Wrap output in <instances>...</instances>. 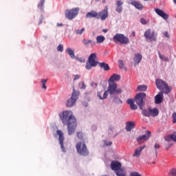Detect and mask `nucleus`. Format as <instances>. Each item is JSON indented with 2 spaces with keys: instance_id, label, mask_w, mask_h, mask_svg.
I'll use <instances>...</instances> for the list:
<instances>
[{
  "instance_id": "15",
  "label": "nucleus",
  "mask_w": 176,
  "mask_h": 176,
  "mask_svg": "<svg viewBox=\"0 0 176 176\" xmlns=\"http://www.w3.org/2000/svg\"><path fill=\"white\" fill-rule=\"evenodd\" d=\"M155 13H157V14H158V16H160V17H162V19H164V20H167V19H168V14H167L162 10H160L159 8H155Z\"/></svg>"
},
{
  "instance_id": "22",
  "label": "nucleus",
  "mask_w": 176,
  "mask_h": 176,
  "mask_svg": "<svg viewBox=\"0 0 176 176\" xmlns=\"http://www.w3.org/2000/svg\"><path fill=\"white\" fill-rule=\"evenodd\" d=\"M135 127V124L134 123V122L130 121V122H126L125 129L126 131H131V130H133V129H134Z\"/></svg>"
},
{
  "instance_id": "37",
  "label": "nucleus",
  "mask_w": 176,
  "mask_h": 176,
  "mask_svg": "<svg viewBox=\"0 0 176 176\" xmlns=\"http://www.w3.org/2000/svg\"><path fill=\"white\" fill-rule=\"evenodd\" d=\"M64 50V46L62 44H59L58 46L57 47V51L63 52Z\"/></svg>"
},
{
  "instance_id": "26",
  "label": "nucleus",
  "mask_w": 176,
  "mask_h": 176,
  "mask_svg": "<svg viewBox=\"0 0 176 176\" xmlns=\"http://www.w3.org/2000/svg\"><path fill=\"white\" fill-rule=\"evenodd\" d=\"M98 65L100 67V68H102L104 71H109L110 69V67L108 63H98Z\"/></svg>"
},
{
  "instance_id": "1",
  "label": "nucleus",
  "mask_w": 176,
  "mask_h": 176,
  "mask_svg": "<svg viewBox=\"0 0 176 176\" xmlns=\"http://www.w3.org/2000/svg\"><path fill=\"white\" fill-rule=\"evenodd\" d=\"M120 79V75L114 74H113L110 78L109 79V86L107 90L105 91L103 94V96H101L102 94V91L98 92V97L100 100H105L110 94V96H118V94H122V89H118V84L115 82H119Z\"/></svg>"
},
{
  "instance_id": "35",
  "label": "nucleus",
  "mask_w": 176,
  "mask_h": 176,
  "mask_svg": "<svg viewBox=\"0 0 176 176\" xmlns=\"http://www.w3.org/2000/svg\"><path fill=\"white\" fill-rule=\"evenodd\" d=\"M76 135L80 141H82V140H83V133L78 132Z\"/></svg>"
},
{
  "instance_id": "34",
  "label": "nucleus",
  "mask_w": 176,
  "mask_h": 176,
  "mask_svg": "<svg viewBox=\"0 0 176 176\" xmlns=\"http://www.w3.org/2000/svg\"><path fill=\"white\" fill-rule=\"evenodd\" d=\"M43 5H45V0H41L40 3L38 5V9H43Z\"/></svg>"
},
{
  "instance_id": "11",
  "label": "nucleus",
  "mask_w": 176,
  "mask_h": 176,
  "mask_svg": "<svg viewBox=\"0 0 176 176\" xmlns=\"http://www.w3.org/2000/svg\"><path fill=\"white\" fill-rule=\"evenodd\" d=\"M56 134L58 135V141L60 145V148L62 149V152H65V147H64V133H63V131L58 130L56 131Z\"/></svg>"
},
{
  "instance_id": "36",
  "label": "nucleus",
  "mask_w": 176,
  "mask_h": 176,
  "mask_svg": "<svg viewBox=\"0 0 176 176\" xmlns=\"http://www.w3.org/2000/svg\"><path fill=\"white\" fill-rule=\"evenodd\" d=\"M154 148L155 149V157H157V150L159 148H160V144L155 143Z\"/></svg>"
},
{
  "instance_id": "9",
  "label": "nucleus",
  "mask_w": 176,
  "mask_h": 176,
  "mask_svg": "<svg viewBox=\"0 0 176 176\" xmlns=\"http://www.w3.org/2000/svg\"><path fill=\"white\" fill-rule=\"evenodd\" d=\"M79 14V8H74L71 10H65V16L67 20H74Z\"/></svg>"
},
{
  "instance_id": "29",
  "label": "nucleus",
  "mask_w": 176,
  "mask_h": 176,
  "mask_svg": "<svg viewBox=\"0 0 176 176\" xmlns=\"http://www.w3.org/2000/svg\"><path fill=\"white\" fill-rule=\"evenodd\" d=\"M105 41V36H98L96 37L97 43H102Z\"/></svg>"
},
{
  "instance_id": "27",
  "label": "nucleus",
  "mask_w": 176,
  "mask_h": 176,
  "mask_svg": "<svg viewBox=\"0 0 176 176\" xmlns=\"http://www.w3.org/2000/svg\"><path fill=\"white\" fill-rule=\"evenodd\" d=\"M66 52L70 56L71 58H75V52H74V50H72V49L68 47L66 50Z\"/></svg>"
},
{
  "instance_id": "38",
  "label": "nucleus",
  "mask_w": 176,
  "mask_h": 176,
  "mask_svg": "<svg viewBox=\"0 0 176 176\" xmlns=\"http://www.w3.org/2000/svg\"><path fill=\"white\" fill-rule=\"evenodd\" d=\"M164 140H165V141L170 142V141H171L173 140V135L165 136Z\"/></svg>"
},
{
  "instance_id": "10",
  "label": "nucleus",
  "mask_w": 176,
  "mask_h": 176,
  "mask_svg": "<svg viewBox=\"0 0 176 176\" xmlns=\"http://www.w3.org/2000/svg\"><path fill=\"white\" fill-rule=\"evenodd\" d=\"M142 115L146 116V118H149V116H153V118H156L157 115H159V109L157 108L152 109L151 107L142 110Z\"/></svg>"
},
{
  "instance_id": "53",
  "label": "nucleus",
  "mask_w": 176,
  "mask_h": 176,
  "mask_svg": "<svg viewBox=\"0 0 176 176\" xmlns=\"http://www.w3.org/2000/svg\"><path fill=\"white\" fill-rule=\"evenodd\" d=\"M131 34L133 35V36H135V32H132Z\"/></svg>"
},
{
  "instance_id": "20",
  "label": "nucleus",
  "mask_w": 176,
  "mask_h": 176,
  "mask_svg": "<svg viewBox=\"0 0 176 176\" xmlns=\"http://www.w3.org/2000/svg\"><path fill=\"white\" fill-rule=\"evenodd\" d=\"M142 60V55L141 54H135L133 57V61L135 63V65H138L140 63H141Z\"/></svg>"
},
{
  "instance_id": "30",
  "label": "nucleus",
  "mask_w": 176,
  "mask_h": 176,
  "mask_svg": "<svg viewBox=\"0 0 176 176\" xmlns=\"http://www.w3.org/2000/svg\"><path fill=\"white\" fill-rule=\"evenodd\" d=\"M146 89H148L146 85H139L138 87V90H139V91H146Z\"/></svg>"
},
{
  "instance_id": "48",
  "label": "nucleus",
  "mask_w": 176,
  "mask_h": 176,
  "mask_svg": "<svg viewBox=\"0 0 176 176\" xmlns=\"http://www.w3.org/2000/svg\"><path fill=\"white\" fill-rule=\"evenodd\" d=\"M78 79H80V76L79 74L75 76L74 80H78Z\"/></svg>"
},
{
  "instance_id": "25",
  "label": "nucleus",
  "mask_w": 176,
  "mask_h": 176,
  "mask_svg": "<svg viewBox=\"0 0 176 176\" xmlns=\"http://www.w3.org/2000/svg\"><path fill=\"white\" fill-rule=\"evenodd\" d=\"M131 5H133V6H135V8H136V9H138V10H142V9H144V6L137 2V1H132Z\"/></svg>"
},
{
  "instance_id": "57",
  "label": "nucleus",
  "mask_w": 176,
  "mask_h": 176,
  "mask_svg": "<svg viewBox=\"0 0 176 176\" xmlns=\"http://www.w3.org/2000/svg\"><path fill=\"white\" fill-rule=\"evenodd\" d=\"M96 2H100V0H96Z\"/></svg>"
},
{
  "instance_id": "19",
  "label": "nucleus",
  "mask_w": 176,
  "mask_h": 176,
  "mask_svg": "<svg viewBox=\"0 0 176 176\" xmlns=\"http://www.w3.org/2000/svg\"><path fill=\"white\" fill-rule=\"evenodd\" d=\"M122 5H123V1L121 0H118L116 1V10L118 13H122V12H123V6H122Z\"/></svg>"
},
{
  "instance_id": "51",
  "label": "nucleus",
  "mask_w": 176,
  "mask_h": 176,
  "mask_svg": "<svg viewBox=\"0 0 176 176\" xmlns=\"http://www.w3.org/2000/svg\"><path fill=\"white\" fill-rule=\"evenodd\" d=\"M81 89H86V85L85 84V82H82Z\"/></svg>"
},
{
  "instance_id": "4",
  "label": "nucleus",
  "mask_w": 176,
  "mask_h": 176,
  "mask_svg": "<svg viewBox=\"0 0 176 176\" xmlns=\"http://www.w3.org/2000/svg\"><path fill=\"white\" fill-rule=\"evenodd\" d=\"M76 149L77 151V153H78L80 156H89V149H87V146H86V144H85V142H78L76 144Z\"/></svg>"
},
{
  "instance_id": "14",
  "label": "nucleus",
  "mask_w": 176,
  "mask_h": 176,
  "mask_svg": "<svg viewBox=\"0 0 176 176\" xmlns=\"http://www.w3.org/2000/svg\"><path fill=\"white\" fill-rule=\"evenodd\" d=\"M151 135H152V133H151L149 131H146V134L137 138L136 141H138V142H140V141H142V140H143V141H148V140L151 138Z\"/></svg>"
},
{
  "instance_id": "28",
  "label": "nucleus",
  "mask_w": 176,
  "mask_h": 176,
  "mask_svg": "<svg viewBox=\"0 0 176 176\" xmlns=\"http://www.w3.org/2000/svg\"><path fill=\"white\" fill-rule=\"evenodd\" d=\"M116 174L117 176H126V172H124L121 168L116 170Z\"/></svg>"
},
{
  "instance_id": "31",
  "label": "nucleus",
  "mask_w": 176,
  "mask_h": 176,
  "mask_svg": "<svg viewBox=\"0 0 176 176\" xmlns=\"http://www.w3.org/2000/svg\"><path fill=\"white\" fill-rule=\"evenodd\" d=\"M41 82L43 83L41 88L44 89V90H46V89H47V87H46V83H47V79L41 80Z\"/></svg>"
},
{
  "instance_id": "45",
  "label": "nucleus",
  "mask_w": 176,
  "mask_h": 176,
  "mask_svg": "<svg viewBox=\"0 0 176 176\" xmlns=\"http://www.w3.org/2000/svg\"><path fill=\"white\" fill-rule=\"evenodd\" d=\"M172 138H173V141H175V142H176V132H174L172 134Z\"/></svg>"
},
{
  "instance_id": "3",
  "label": "nucleus",
  "mask_w": 176,
  "mask_h": 176,
  "mask_svg": "<svg viewBox=\"0 0 176 176\" xmlns=\"http://www.w3.org/2000/svg\"><path fill=\"white\" fill-rule=\"evenodd\" d=\"M155 85L157 89L162 90L164 94H168V93L171 92V87L168 86V84L162 79H157L155 80Z\"/></svg>"
},
{
  "instance_id": "8",
  "label": "nucleus",
  "mask_w": 176,
  "mask_h": 176,
  "mask_svg": "<svg viewBox=\"0 0 176 176\" xmlns=\"http://www.w3.org/2000/svg\"><path fill=\"white\" fill-rule=\"evenodd\" d=\"M78 97H79V91H76V90L74 89L71 98L68 99L66 102V106L68 108H71L74 107V105H75V104L76 103V101L78 100Z\"/></svg>"
},
{
  "instance_id": "12",
  "label": "nucleus",
  "mask_w": 176,
  "mask_h": 176,
  "mask_svg": "<svg viewBox=\"0 0 176 176\" xmlns=\"http://www.w3.org/2000/svg\"><path fill=\"white\" fill-rule=\"evenodd\" d=\"M99 19L102 20V21H104L108 19L109 13H108V6H105L104 9L98 13Z\"/></svg>"
},
{
  "instance_id": "42",
  "label": "nucleus",
  "mask_w": 176,
  "mask_h": 176,
  "mask_svg": "<svg viewBox=\"0 0 176 176\" xmlns=\"http://www.w3.org/2000/svg\"><path fill=\"white\" fill-rule=\"evenodd\" d=\"M170 175L172 176H176V169H172L170 170Z\"/></svg>"
},
{
  "instance_id": "40",
  "label": "nucleus",
  "mask_w": 176,
  "mask_h": 176,
  "mask_svg": "<svg viewBox=\"0 0 176 176\" xmlns=\"http://www.w3.org/2000/svg\"><path fill=\"white\" fill-rule=\"evenodd\" d=\"M130 176H142L138 172H131Z\"/></svg>"
},
{
  "instance_id": "55",
  "label": "nucleus",
  "mask_w": 176,
  "mask_h": 176,
  "mask_svg": "<svg viewBox=\"0 0 176 176\" xmlns=\"http://www.w3.org/2000/svg\"><path fill=\"white\" fill-rule=\"evenodd\" d=\"M102 3H105V0H102Z\"/></svg>"
},
{
  "instance_id": "5",
  "label": "nucleus",
  "mask_w": 176,
  "mask_h": 176,
  "mask_svg": "<svg viewBox=\"0 0 176 176\" xmlns=\"http://www.w3.org/2000/svg\"><path fill=\"white\" fill-rule=\"evenodd\" d=\"M146 98V94L145 93H139L137 94L135 99L133 100L137 105L139 107L140 109L142 111L144 109V106L145 105V102L144 100Z\"/></svg>"
},
{
  "instance_id": "44",
  "label": "nucleus",
  "mask_w": 176,
  "mask_h": 176,
  "mask_svg": "<svg viewBox=\"0 0 176 176\" xmlns=\"http://www.w3.org/2000/svg\"><path fill=\"white\" fill-rule=\"evenodd\" d=\"M173 122L176 123V112H174L172 115Z\"/></svg>"
},
{
  "instance_id": "33",
  "label": "nucleus",
  "mask_w": 176,
  "mask_h": 176,
  "mask_svg": "<svg viewBox=\"0 0 176 176\" xmlns=\"http://www.w3.org/2000/svg\"><path fill=\"white\" fill-rule=\"evenodd\" d=\"M118 64H119V67L120 68V69H124V68H126V67L124 66V63H123V60H119Z\"/></svg>"
},
{
  "instance_id": "6",
  "label": "nucleus",
  "mask_w": 176,
  "mask_h": 176,
  "mask_svg": "<svg viewBox=\"0 0 176 176\" xmlns=\"http://www.w3.org/2000/svg\"><path fill=\"white\" fill-rule=\"evenodd\" d=\"M97 54L92 53L90 54L88 58V62L86 63L85 68L86 69L90 70L93 67H97V64H98V62H97Z\"/></svg>"
},
{
  "instance_id": "7",
  "label": "nucleus",
  "mask_w": 176,
  "mask_h": 176,
  "mask_svg": "<svg viewBox=\"0 0 176 176\" xmlns=\"http://www.w3.org/2000/svg\"><path fill=\"white\" fill-rule=\"evenodd\" d=\"M113 39L116 43L119 42L120 45H129L130 43V39L123 34L117 33L114 35Z\"/></svg>"
},
{
  "instance_id": "24",
  "label": "nucleus",
  "mask_w": 176,
  "mask_h": 176,
  "mask_svg": "<svg viewBox=\"0 0 176 176\" xmlns=\"http://www.w3.org/2000/svg\"><path fill=\"white\" fill-rule=\"evenodd\" d=\"M82 43L85 46H89V45H91V47H93L94 45H96V43L93 41V40H87L86 38H84L82 41Z\"/></svg>"
},
{
  "instance_id": "39",
  "label": "nucleus",
  "mask_w": 176,
  "mask_h": 176,
  "mask_svg": "<svg viewBox=\"0 0 176 176\" xmlns=\"http://www.w3.org/2000/svg\"><path fill=\"white\" fill-rule=\"evenodd\" d=\"M84 31H85V28H82L81 30H76V34H77V35H82Z\"/></svg>"
},
{
  "instance_id": "13",
  "label": "nucleus",
  "mask_w": 176,
  "mask_h": 176,
  "mask_svg": "<svg viewBox=\"0 0 176 176\" xmlns=\"http://www.w3.org/2000/svg\"><path fill=\"white\" fill-rule=\"evenodd\" d=\"M144 36L146 39H149L151 42L156 41V35H155V32H152L151 30H148L144 33Z\"/></svg>"
},
{
  "instance_id": "41",
  "label": "nucleus",
  "mask_w": 176,
  "mask_h": 176,
  "mask_svg": "<svg viewBox=\"0 0 176 176\" xmlns=\"http://www.w3.org/2000/svg\"><path fill=\"white\" fill-rule=\"evenodd\" d=\"M140 23L141 24H143V25H146V20L144 18L140 19Z\"/></svg>"
},
{
  "instance_id": "16",
  "label": "nucleus",
  "mask_w": 176,
  "mask_h": 176,
  "mask_svg": "<svg viewBox=\"0 0 176 176\" xmlns=\"http://www.w3.org/2000/svg\"><path fill=\"white\" fill-rule=\"evenodd\" d=\"M86 19H100V16H98V12L96 10H91L90 12H87L85 15Z\"/></svg>"
},
{
  "instance_id": "50",
  "label": "nucleus",
  "mask_w": 176,
  "mask_h": 176,
  "mask_svg": "<svg viewBox=\"0 0 176 176\" xmlns=\"http://www.w3.org/2000/svg\"><path fill=\"white\" fill-rule=\"evenodd\" d=\"M164 36H166V38H170V34H168V32H166L164 33Z\"/></svg>"
},
{
  "instance_id": "49",
  "label": "nucleus",
  "mask_w": 176,
  "mask_h": 176,
  "mask_svg": "<svg viewBox=\"0 0 176 176\" xmlns=\"http://www.w3.org/2000/svg\"><path fill=\"white\" fill-rule=\"evenodd\" d=\"M91 86L92 87H97L98 84H97V82H92L91 84Z\"/></svg>"
},
{
  "instance_id": "32",
  "label": "nucleus",
  "mask_w": 176,
  "mask_h": 176,
  "mask_svg": "<svg viewBox=\"0 0 176 176\" xmlns=\"http://www.w3.org/2000/svg\"><path fill=\"white\" fill-rule=\"evenodd\" d=\"M113 102H115L116 104H122L123 102L122 101V100H120V98H119V97H116L113 98Z\"/></svg>"
},
{
  "instance_id": "46",
  "label": "nucleus",
  "mask_w": 176,
  "mask_h": 176,
  "mask_svg": "<svg viewBox=\"0 0 176 176\" xmlns=\"http://www.w3.org/2000/svg\"><path fill=\"white\" fill-rule=\"evenodd\" d=\"M104 144H105V145H107V146H110V145H112V142H109V141L105 140Z\"/></svg>"
},
{
  "instance_id": "18",
  "label": "nucleus",
  "mask_w": 176,
  "mask_h": 176,
  "mask_svg": "<svg viewBox=\"0 0 176 176\" xmlns=\"http://www.w3.org/2000/svg\"><path fill=\"white\" fill-rule=\"evenodd\" d=\"M135 101L133 98H129L126 100V103L130 105V108L132 111H135V109H138V106L137 104H134Z\"/></svg>"
},
{
  "instance_id": "47",
  "label": "nucleus",
  "mask_w": 176,
  "mask_h": 176,
  "mask_svg": "<svg viewBox=\"0 0 176 176\" xmlns=\"http://www.w3.org/2000/svg\"><path fill=\"white\" fill-rule=\"evenodd\" d=\"M42 21H43V15H41L40 18H39V22H38V25L40 24H42Z\"/></svg>"
},
{
  "instance_id": "2",
  "label": "nucleus",
  "mask_w": 176,
  "mask_h": 176,
  "mask_svg": "<svg viewBox=\"0 0 176 176\" xmlns=\"http://www.w3.org/2000/svg\"><path fill=\"white\" fill-rule=\"evenodd\" d=\"M59 116L63 124L67 126V131L69 135H72L76 130L78 121L74 116V113L71 110H66L60 113Z\"/></svg>"
},
{
  "instance_id": "43",
  "label": "nucleus",
  "mask_w": 176,
  "mask_h": 176,
  "mask_svg": "<svg viewBox=\"0 0 176 176\" xmlns=\"http://www.w3.org/2000/svg\"><path fill=\"white\" fill-rule=\"evenodd\" d=\"M76 60H77L78 61H79L80 63H86V60H85V58H78V57H76Z\"/></svg>"
},
{
  "instance_id": "52",
  "label": "nucleus",
  "mask_w": 176,
  "mask_h": 176,
  "mask_svg": "<svg viewBox=\"0 0 176 176\" xmlns=\"http://www.w3.org/2000/svg\"><path fill=\"white\" fill-rule=\"evenodd\" d=\"M102 31H103L104 32H108V29H103Z\"/></svg>"
},
{
  "instance_id": "17",
  "label": "nucleus",
  "mask_w": 176,
  "mask_h": 176,
  "mask_svg": "<svg viewBox=\"0 0 176 176\" xmlns=\"http://www.w3.org/2000/svg\"><path fill=\"white\" fill-rule=\"evenodd\" d=\"M111 170H113L115 172L122 168V164L118 161H113L111 164Z\"/></svg>"
},
{
  "instance_id": "23",
  "label": "nucleus",
  "mask_w": 176,
  "mask_h": 176,
  "mask_svg": "<svg viewBox=\"0 0 176 176\" xmlns=\"http://www.w3.org/2000/svg\"><path fill=\"white\" fill-rule=\"evenodd\" d=\"M163 101V92H159L157 95L155 97V102L156 104H162Z\"/></svg>"
},
{
  "instance_id": "21",
  "label": "nucleus",
  "mask_w": 176,
  "mask_h": 176,
  "mask_svg": "<svg viewBox=\"0 0 176 176\" xmlns=\"http://www.w3.org/2000/svg\"><path fill=\"white\" fill-rule=\"evenodd\" d=\"M146 146L144 145L143 146H141L138 148H137L135 151V153L133 154V157H140V156H141V152H142L143 149H145Z\"/></svg>"
},
{
  "instance_id": "56",
  "label": "nucleus",
  "mask_w": 176,
  "mask_h": 176,
  "mask_svg": "<svg viewBox=\"0 0 176 176\" xmlns=\"http://www.w3.org/2000/svg\"><path fill=\"white\" fill-rule=\"evenodd\" d=\"M174 3L176 4V0H173Z\"/></svg>"
},
{
  "instance_id": "54",
  "label": "nucleus",
  "mask_w": 176,
  "mask_h": 176,
  "mask_svg": "<svg viewBox=\"0 0 176 176\" xmlns=\"http://www.w3.org/2000/svg\"><path fill=\"white\" fill-rule=\"evenodd\" d=\"M57 25H63V23H60V24L58 23Z\"/></svg>"
},
{
  "instance_id": "58",
  "label": "nucleus",
  "mask_w": 176,
  "mask_h": 176,
  "mask_svg": "<svg viewBox=\"0 0 176 176\" xmlns=\"http://www.w3.org/2000/svg\"><path fill=\"white\" fill-rule=\"evenodd\" d=\"M153 164H155V162H153Z\"/></svg>"
}]
</instances>
